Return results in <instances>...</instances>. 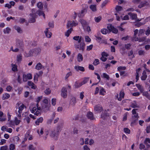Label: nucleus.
<instances>
[{"instance_id": "obj_61", "label": "nucleus", "mask_w": 150, "mask_h": 150, "mask_svg": "<svg viewBox=\"0 0 150 150\" xmlns=\"http://www.w3.org/2000/svg\"><path fill=\"white\" fill-rule=\"evenodd\" d=\"M150 34V30L149 27H148L147 29L145 31V34L148 36Z\"/></svg>"}, {"instance_id": "obj_10", "label": "nucleus", "mask_w": 150, "mask_h": 150, "mask_svg": "<svg viewBox=\"0 0 150 150\" xmlns=\"http://www.w3.org/2000/svg\"><path fill=\"white\" fill-rule=\"evenodd\" d=\"M30 109L32 108L31 111L32 113H34V114L37 116H38L40 114L39 111L37 110V108L36 107H34L33 108L30 107Z\"/></svg>"}, {"instance_id": "obj_40", "label": "nucleus", "mask_w": 150, "mask_h": 150, "mask_svg": "<svg viewBox=\"0 0 150 150\" xmlns=\"http://www.w3.org/2000/svg\"><path fill=\"white\" fill-rule=\"evenodd\" d=\"M10 97V95L8 93H5L3 95V99L5 100L8 99Z\"/></svg>"}, {"instance_id": "obj_7", "label": "nucleus", "mask_w": 150, "mask_h": 150, "mask_svg": "<svg viewBox=\"0 0 150 150\" xmlns=\"http://www.w3.org/2000/svg\"><path fill=\"white\" fill-rule=\"evenodd\" d=\"M24 106V105L23 104H22L19 106L18 111L16 110V114L18 117H21V114L22 112V111L23 109Z\"/></svg>"}, {"instance_id": "obj_20", "label": "nucleus", "mask_w": 150, "mask_h": 150, "mask_svg": "<svg viewBox=\"0 0 150 150\" xmlns=\"http://www.w3.org/2000/svg\"><path fill=\"white\" fill-rule=\"evenodd\" d=\"M45 34L46 36L48 38H50L52 35V33L48 32V28H46L45 31H44Z\"/></svg>"}, {"instance_id": "obj_49", "label": "nucleus", "mask_w": 150, "mask_h": 150, "mask_svg": "<svg viewBox=\"0 0 150 150\" xmlns=\"http://www.w3.org/2000/svg\"><path fill=\"white\" fill-rule=\"evenodd\" d=\"M12 70L14 71H17V66L15 64H13L12 65Z\"/></svg>"}, {"instance_id": "obj_33", "label": "nucleus", "mask_w": 150, "mask_h": 150, "mask_svg": "<svg viewBox=\"0 0 150 150\" xmlns=\"http://www.w3.org/2000/svg\"><path fill=\"white\" fill-rule=\"evenodd\" d=\"M72 30L73 29L71 28L70 29L68 30L65 33V35L67 37H69Z\"/></svg>"}, {"instance_id": "obj_24", "label": "nucleus", "mask_w": 150, "mask_h": 150, "mask_svg": "<svg viewBox=\"0 0 150 150\" xmlns=\"http://www.w3.org/2000/svg\"><path fill=\"white\" fill-rule=\"evenodd\" d=\"M36 13L38 14L40 16L42 15V16L44 18H45V15L43 11L40 10H38L37 11Z\"/></svg>"}, {"instance_id": "obj_30", "label": "nucleus", "mask_w": 150, "mask_h": 150, "mask_svg": "<svg viewBox=\"0 0 150 150\" xmlns=\"http://www.w3.org/2000/svg\"><path fill=\"white\" fill-rule=\"evenodd\" d=\"M138 119L137 118H132V122L131 123V126H133L136 124V122L137 121Z\"/></svg>"}, {"instance_id": "obj_22", "label": "nucleus", "mask_w": 150, "mask_h": 150, "mask_svg": "<svg viewBox=\"0 0 150 150\" xmlns=\"http://www.w3.org/2000/svg\"><path fill=\"white\" fill-rule=\"evenodd\" d=\"M73 39L75 40H78L79 43H80L81 41L83 40V39L81 37L80 38L79 36H76L73 37Z\"/></svg>"}, {"instance_id": "obj_51", "label": "nucleus", "mask_w": 150, "mask_h": 150, "mask_svg": "<svg viewBox=\"0 0 150 150\" xmlns=\"http://www.w3.org/2000/svg\"><path fill=\"white\" fill-rule=\"evenodd\" d=\"M17 60L18 62L21 61L22 59V55L21 54L18 55L17 57Z\"/></svg>"}, {"instance_id": "obj_1", "label": "nucleus", "mask_w": 150, "mask_h": 150, "mask_svg": "<svg viewBox=\"0 0 150 150\" xmlns=\"http://www.w3.org/2000/svg\"><path fill=\"white\" fill-rule=\"evenodd\" d=\"M61 130V127L59 125L58 126L50 132V136L54 140H57L58 138L59 133Z\"/></svg>"}, {"instance_id": "obj_64", "label": "nucleus", "mask_w": 150, "mask_h": 150, "mask_svg": "<svg viewBox=\"0 0 150 150\" xmlns=\"http://www.w3.org/2000/svg\"><path fill=\"white\" fill-rule=\"evenodd\" d=\"M146 143H150V139L146 138L144 141V144H146Z\"/></svg>"}, {"instance_id": "obj_2", "label": "nucleus", "mask_w": 150, "mask_h": 150, "mask_svg": "<svg viewBox=\"0 0 150 150\" xmlns=\"http://www.w3.org/2000/svg\"><path fill=\"white\" fill-rule=\"evenodd\" d=\"M32 13L30 14V17L29 20V22L30 23H34L35 21V18H36L37 15L36 13H34L35 12L34 9H32Z\"/></svg>"}, {"instance_id": "obj_21", "label": "nucleus", "mask_w": 150, "mask_h": 150, "mask_svg": "<svg viewBox=\"0 0 150 150\" xmlns=\"http://www.w3.org/2000/svg\"><path fill=\"white\" fill-rule=\"evenodd\" d=\"M147 77V75L146 72L145 71H144L142 74V76L141 77V79L143 81H145Z\"/></svg>"}, {"instance_id": "obj_3", "label": "nucleus", "mask_w": 150, "mask_h": 150, "mask_svg": "<svg viewBox=\"0 0 150 150\" xmlns=\"http://www.w3.org/2000/svg\"><path fill=\"white\" fill-rule=\"evenodd\" d=\"M107 28L109 30V33L112 32L113 33L116 34L118 33L117 29L114 28L111 24L108 25Z\"/></svg>"}, {"instance_id": "obj_8", "label": "nucleus", "mask_w": 150, "mask_h": 150, "mask_svg": "<svg viewBox=\"0 0 150 150\" xmlns=\"http://www.w3.org/2000/svg\"><path fill=\"white\" fill-rule=\"evenodd\" d=\"M30 50L31 52L32 53L33 56V54H34L35 55L37 56L40 53L41 49L40 48L38 47L33 49Z\"/></svg>"}, {"instance_id": "obj_44", "label": "nucleus", "mask_w": 150, "mask_h": 150, "mask_svg": "<svg viewBox=\"0 0 150 150\" xmlns=\"http://www.w3.org/2000/svg\"><path fill=\"white\" fill-rule=\"evenodd\" d=\"M39 76V75L38 73L36 74L34 76V79L35 82H36L38 81V79Z\"/></svg>"}, {"instance_id": "obj_16", "label": "nucleus", "mask_w": 150, "mask_h": 150, "mask_svg": "<svg viewBox=\"0 0 150 150\" xmlns=\"http://www.w3.org/2000/svg\"><path fill=\"white\" fill-rule=\"evenodd\" d=\"M130 107L133 108H139V105H138L136 101H134L131 103Z\"/></svg>"}, {"instance_id": "obj_52", "label": "nucleus", "mask_w": 150, "mask_h": 150, "mask_svg": "<svg viewBox=\"0 0 150 150\" xmlns=\"http://www.w3.org/2000/svg\"><path fill=\"white\" fill-rule=\"evenodd\" d=\"M0 150H8V146L7 145L2 146L0 147Z\"/></svg>"}, {"instance_id": "obj_5", "label": "nucleus", "mask_w": 150, "mask_h": 150, "mask_svg": "<svg viewBox=\"0 0 150 150\" xmlns=\"http://www.w3.org/2000/svg\"><path fill=\"white\" fill-rule=\"evenodd\" d=\"M78 23L76 21H69L67 23V28L73 26H75L77 25Z\"/></svg>"}, {"instance_id": "obj_37", "label": "nucleus", "mask_w": 150, "mask_h": 150, "mask_svg": "<svg viewBox=\"0 0 150 150\" xmlns=\"http://www.w3.org/2000/svg\"><path fill=\"white\" fill-rule=\"evenodd\" d=\"M101 33L103 34H106L109 33V30L105 28L101 29L100 31Z\"/></svg>"}, {"instance_id": "obj_36", "label": "nucleus", "mask_w": 150, "mask_h": 150, "mask_svg": "<svg viewBox=\"0 0 150 150\" xmlns=\"http://www.w3.org/2000/svg\"><path fill=\"white\" fill-rule=\"evenodd\" d=\"M24 56L27 57L33 56L32 53L31 52L30 50L28 53L25 52L24 54Z\"/></svg>"}, {"instance_id": "obj_17", "label": "nucleus", "mask_w": 150, "mask_h": 150, "mask_svg": "<svg viewBox=\"0 0 150 150\" xmlns=\"http://www.w3.org/2000/svg\"><path fill=\"white\" fill-rule=\"evenodd\" d=\"M87 12V9L86 8L83 9L81 11L80 13H79L78 16L79 17H83L84 15Z\"/></svg>"}, {"instance_id": "obj_15", "label": "nucleus", "mask_w": 150, "mask_h": 150, "mask_svg": "<svg viewBox=\"0 0 150 150\" xmlns=\"http://www.w3.org/2000/svg\"><path fill=\"white\" fill-rule=\"evenodd\" d=\"M79 21L81 23L83 28L85 29L86 26L88 25V24L86 21L82 19H81Z\"/></svg>"}, {"instance_id": "obj_28", "label": "nucleus", "mask_w": 150, "mask_h": 150, "mask_svg": "<svg viewBox=\"0 0 150 150\" xmlns=\"http://www.w3.org/2000/svg\"><path fill=\"white\" fill-rule=\"evenodd\" d=\"M125 93L121 91L120 93V97L118 98V100L119 101H121L122 98H123L124 97Z\"/></svg>"}, {"instance_id": "obj_62", "label": "nucleus", "mask_w": 150, "mask_h": 150, "mask_svg": "<svg viewBox=\"0 0 150 150\" xmlns=\"http://www.w3.org/2000/svg\"><path fill=\"white\" fill-rule=\"evenodd\" d=\"M29 150H35L36 148L34 147L33 145H31L29 146Z\"/></svg>"}, {"instance_id": "obj_31", "label": "nucleus", "mask_w": 150, "mask_h": 150, "mask_svg": "<svg viewBox=\"0 0 150 150\" xmlns=\"http://www.w3.org/2000/svg\"><path fill=\"white\" fill-rule=\"evenodd\" d=\"M78 61L79 62H81L83 61V57L82 54L79 53L77 56Z\"/></svg>"}, {"instance_id": "obj_41", "label": "nucleus", "mask_w": 150, "mask_h": 150, "mask_svg": "<svg viewBox=\"0 0 150 150\" xmlns=\"http://www.w3.org/2000/svg\"><path fill=\"white\" fill-rule=\"evenodd\" d=\"M14 27L15 29L18 32L20 33L22 32V30L20 27L19 26L16 25Z\"/></svg>"}, {"instance_id": "obj_35", "label": "nucleus", "mask_w": 150, "mask_h": 150, "mask_svg": "<svg viewBox=\"0 0 150 150\" xmlns=\"http://www.w3.org/2000/svg\"><path fill=\"white\" fill-rule=\"evenodd\" d=\"M11 31V29L8 27H7L4 29L3 31L4 34H9L10 32Z\"/></svg>"}, {"instance_id": "obj_11", "label": "nucleus", "mask_w": 150, "mask_h": 150, "mask_svg": "<svg viewBox=\"0 0 150 150\" xmlns=\"http://www.w3.org/2000/svg\"><path fill=\"white\" fill-rule=\"evenodd\" d=\"M128 15L130 16V18L132 20H135L139 21H140V20H137V16L136 14L129 12L128 13Z\"/></svg>"}, {"instance_id": "obj_38", "label": "nucleus", "mask_w": 150, "mask_h": 150, "mask_svg": "<svg viewBox=\"0 0 150 150\" xmlns=\"http://www.w3.org/2000/svg\"><path fill=\"white\" fill-rule=\"evenodd\" d=\"M43 129L41 128V129H39L37 130V132L40 135H42L43 134Z\"/></svg>"}, {"instance_id": "obj_12", "label": "nucleus", "mask_w": 150, "mask_h": 150, "mask_svg": "<svg viewBox=\"0 0 150 150\" xmlns=\"http://www.w3.org/2000/svg\"><path fill=\"white\" fill-rule=\"evenodd\" d=\"M76 103V98L75 97H72L71 98L70 101L69 105L74 106H75Z\"/></svg>"}, {"instance_id": "obj_56", "label": "nucleus", "mask_w": 150, "mask_h": 150, "mask_svg": "<svg viewBox=\"0 0 150 150\" xmlns=\"http://www.w3.org/2000/svg\"><path fill=\"white\" fill-rule=\"evenodd\" d=\"M138 53L139 55H144L145 54L144 51L141 50H139Z\"/></svg>"}, {"instance_id": "obj_39", "label": "nucleus", "mask_w": 150, "mask_h": 150, "mask_svg": "<svg viewBox=\"0 0 150 150\" xmlns=\"http://www.w3.org/2000/svg\"><path fill=\"white\" fill-rule=\"evenodd\" d=\"M19 49L17 47H16L15 49H13V47H11V48L10 50L9 51L11 50L12 51L15 52H17L19 51Z\"/></svg>"}, {"instance_id": "obj_19", "label": "nucleus", "mask_w": 150, "mask_h": 150, "mask_svg": "<svg viewBox=\"0 0 150 150\" xmlns=\"http://www.w3.org/2000/svg\"><path fill=\"white\" fill-rule=\"evenodd\" d=\"M94 110L97 112H100L103 110V108L101 106L96 105L94 108Z\"/></svg>"}, {"instance_id": "obj_43", "label": "nucleus", "mask_w": 150, "mask_h": 150, "mask_svg": "<svg viewBox=\"0 0 150 150\" xmlns=\"http://www.w3.org/2000/svg\"><path fill=\"white\" fill-rule=\"evenodd\" d=\"M82 85L81 83H78L77 81L75 82L74 86L75 88H78Z\"/></svg>"}, {"instance_id": "obj_47", "label": "nucleus", "mask_w": 150, "mask_h": 150, "mask_svg": "<svg viewBox=\"0 0 150 150\" xmlns=\"http://www.w3.org/2000/svg\"><path fill=\"white\" fill-rule=\"evenodd\" d=\"M122 7L119 6H117L115 8L117 12H119L121 11L122 10Z\"/></svg>"}, {"instance_id": "obj_13", "label": "nucleus", "mask_w": 150, "mask_h": 150, "mask_svg": "<svg viewBox=\"0 0 150 150\" xmlns=\"http://www.w3.org/2000/svg\"><path fill=\"white\" fill-rule=\"evenodd\" d=\"M137 109H133L132 111V114L133 115L132 116V118H137L138 119L139 117L138 116V114L136 111Z\"/></svg>"}, {"instance_id": "obj_29", "label": "nucleus", "mask_w": 150, "mask_h": 150, "mask_svg": "<svg viewBox=\"0 0 150 150\" xmlns=\"http://www.w3.org/2000/svg\"><path fill=\"white\" fill-rule=\"evenodd\" d=\"M136 86L137 87L138 89L141 92H143L144 91V89L143 87L142 86L139 84H137L136 85Z\"/></svg>"}, {"instance_id": "obj_57", "label": "nucleus", "mask_w": 150, "mask_h": 150, "mask_svg": "<svg viewBox=\"0 0 150 150\" xmlns=\"http://www.w3.org/2000/svg\"><path fill=\"white\" fill-rule=\"evenodd\" d=\"M20 122L21 121L20 120H18V118L16 117L15 118V124L16 125H18L19 124Z\"/></svg>"}, {"instance_id": "obj_6", "label": "nucleus", "mask_w": 150, "mask_h": 150, "mask_svg": "<svg viewBox=\"0 0 150 150\" xmlns=\"http://www.w3.org/2000/svg\"><path fill=\"white\" fill-rule=\"evenodd\" d=\"M61 95L64 98H66L67 97V91L65 87H63L61 89Z\"/></svg>"}, {"instance_id": "obj_4", "label": "nucleus", "mask_w": 150, "mask_h": 150, "mask_svg": "<svg viewBox=\"0 0 150 150\" xmlns=\"http://www.w3.org/2000/svg\"><path fill=\"white\" fill-rule=\"evenodd\" d=\"M23 42L21 40L17 39L16 40V47H17L19 49H23Z\"/></svg>"}, {"instance_id": "obj_32", "label": "nucleus", "mask_w": 150, "mask_h": 150, "mask_svg": "<svg viewBox=\"0 0 150 150\" xmlns=\"http://www.w3.org/2000/svg\"><path fill=\"white\" fill-rule=\"evenodd\" d=\"M38 7L40 10H42L43 8V4L42 2H39L37 4Z\"/></svg>"}, {"instance_id": "obj_50", "label": "nucleus", "mask_w": 150, "mask_h": 150, "mask_svg": "<svg viewBox=\"0 0 150 150\" xmlns=\"http://www.w3.org/2000/svg\"><path fill=\"white\" fill-rule=\"evenodd\" d=\"M101 17L100 16H99L97 17H95L94 18L95 21L97 23L99 22L101 20Z\"/></svg>"}, {"instance_id": "obj_48", "label": "nucleus", "mask_w": 150, "mask_h": 150, "mask_svg": "<svg viewBox=\"0 0 150 150\" xmlns=\"http://www.w3.org/2000/svg\"><path fill=\"white\" fill-rule=\"evenodd\" d=\"M103 77L104 78H106L107 80H109L110 79L109 75L105 73H103Z\"/></svg>"}, {"instance_id": "obj_58", "label": "nucleus", "mask_w": 150, "mask_h": 150, "mask_svg": "<svg viewBox=\"0 0 150 150\" xmlns=\"http://www.w3.org/2000/svg\"><path fill=\"white\" fill-rule=\"evenodd\" d=\"M44 92L45 94L48 95L51 93V91L49 88H47L45 90Z\"/></svg>"}, {"instance_id": "obj_34", "label": "nucleus", "mask_w": 150, "mask_h": 150, "mask_svg": "<svg viewBox=\"0 0 150 150\" xmlns=\"http://www.w3.org/2000/svg\"><path fill=\"white\" fill-rule=\"evenodd\" d=\"M143 95L145 96L149 100H150V96L147 91H145L143 92Z\"/></svg>"}, {"instance_id": "obj_27", "label": "nucleus", "mask_w": 150, "mask_h": 150, "mask_svg": "<svg viewBox=\"0 0 150 150\" xmlns=\"http://www.w3.org/2000/svg\"><path fill=\"white\" fill-rule=\"evenodd\" d=\"M43 120V118L42 117H41L37 120L35 121V123L36 125H39L40 123H41L42 122Z\"/></svg>"}, {"instance_id": "obj_45", "label": "nucleus", "mask_w": 150, "mask_h": 150, "mask_svg": "<svg viewBox=\"0 0 150 150\" xmlns=\"http://www.w3.org/2000/svg\"><path fill=\"white\" fill-rule=\"evenodd\" d=\"M105 91L104 89L103 88H102L100 90V95H104L105 94Z\"/></svg>"}, {"instance_id": "obj_18", "label": "nucleus", "mask_w": 150, "mask_h": 150, "mask_svg": "<svg viewBox=\"0 0 150 150\" xmlns=\"http://www.w3.org/2000/svg\"><path fill=\"white\" fill-rule=\"evenodd\" d=\"M74 69L76 71H79L83 72L85 71L84 68L83 67L79 66H76L74 67Z\"/></svg>"}, {"instance_id": "obj_60", "label": "nucleus", "mask_w": 150, "mask_h": 150, "mask_svg": "<svg viewBox=\"0 0 150 150\" xmlns=\"http://www.w3.org/2000/svg\"><path fill=\"white\" fill-rule=\"evenodd\" d=\"M72 74L71 73V72H70L68 73H67L65 77V80H67L68 79V78L69 76L71 75Z\"/></svg>"}, {"instance_id": "obj_55", "label": "nucleus", "mask_w": 150, "mask_h": 150, "mask_svg": "<svg viewBox=\"0 0 150 150\" xmlns=\"http://www.w3.org/2000/svg\"><path fill=\"white\" fill-rule=\"evenodd\" d=\"M99 64V60L98 59H96L93 63V64L94 65H97Z\"/></svg>"}, {"instance_id": "obj_26", "label": "nucleus", "mask_w": 150, "mask_h": 150, "mask_svg": "<svg viewBox=\"0 0 150 150\" xmlns=\"http://www.w3.org/2000/svg\"><path fill=\"white\" fill-rule=\"evenodd\" d=\"M90 9L93 12L97 11L96 5H91L90 6Z\"/></svg>"}, {"instance_id": "obj_14", "label": "nucleus", "mask_w": 150, "mask_h": 150, "mask_svg": "<svg viewBox=\"0 0 150 150\" xmlns=\"http://www.w3.org/2000/svg\"><path fill=\"white\" fill-rule=\"evenodd\" d=\"M87 116L88 119L90 120H94L95 118L94 117L93 114L91 112H89L87 113Z\"/></svg>"}, {"instance_id": "obj_54", "label": "nucleus", "mask_w": 150, "mask_h": 150, "mask_svg": "<svg viewBox=\"0 0 150 150\" xmlns=\"http://www.w3.org/2000/svg\"><path fill=\"white\" fill-rule=\"evenodd\" d=\"M27 76V75L24 74L23 75V81L24 82H26L28 80Z\"/></svg>"}, {"instance_id": "obj_25", "label": "nucleus", "mask_w": 150, "mask_h": 150, "mask_svg": "<svg viewBox=\"0 0 150 150\" xmlns=\"http://www.w3.org/2000/svg\"><path fill=\"white\" fill-rule=\"evenodd\" d=\"M43 68V67L40 63H38L35 66V69L39 70Z\"/></svg>"}, {"instance_id": "obj_46", "label": "nucleus", "mask_w": 150, "mask_h": 150, "mask_svg": "<svg viewBox=\"0 0 150 150\" xmlns=\"http://www.w3.org/2000/svg\"><path fill=\"white\" fill-rule=\"evenodd\" d=\"M15 145L14 144H11L9 146L10 150H13L15 149Z\"/></svg>"}, {"instance_id": "obj_59", "label": "nucleus", "mask_w": 150, "mask_h": 150, "mask_svg": "<svg viewBox=\"0 0 150 150\" xmlns=\"http://www.w3.org/2000/svg\"><path fill=\"white\" fill-rule=\"evenodd\" d=\"M54 21L50 22L48 23L49 26L51 28H53L54 27Z\"/></svg>"}, {"instance_id": "obj_23", "label": "nucleus", "mask_w": 150, "mask_h": 150, "mask_svg": "<svg viewBox=\"0 0 150 150\" xmlns=\"http://www.w3.org/2000/svg\"><path fill=\"white\" fill-rule=\"evenodd\" d=\"M149 4V3L146 1L142 2H141L140 4L139 5L138 7L141 8L146 5H148Z\"/></svg>"}, {"instance_id": "obj_9", "label": "nucleus", "mask_w": 150, "mask_h": 150, "mask_svg": "<svg viewBox=\"0 0 150 150\" xmlns=\"http://www.w3.org/2000/svg\"><path fill=\"white\" fill-rule=\"evenodd\" d=\"M79 45H76L75 46L76 48L79 49L80 50L83 51L85 48V44L83 42L81 41Z\"/></svg>"}, {"instance_id": "obj_53", "label": "nucleus", "mask_w": 150, "mask_h": 150, "mask_svg": "<svg viewBox=\"0 0 150 150\" xmlns=\"http://www.w3.org/2000/svg\"><path fill=\"white\" fill-rule=\"evenodd\" d=\"M108 3V1L107 0H105L103 1L101 4V7L102 8H103Z\"/></svg>"}, {"instance_id": "obj_63", "label": "nucleus", "mask_w": 150, "mask_h": 150, "mask_svg": "<svg viewBox=\"0 0 150 150\" xmlns=\"http://www.w3.org/2000/svg\"><path fill=\"white\" fill-rule=\"evenodd\" d=\"M79 143L80 145H83L84 144V140L83 138H81L80 139Z\"/></svg>"}, {"instance_id": "obj_42", "label": "nucleus", "mask_w": 150, "mask_h": 150, "mask_svg": "<svg viewBox=\"0 0 150 150\" xmlns=\"http://www.w3.org/2000/svg\"><path fill=\"white\" fill-rule=\"evenodd\" d=\"M89 81V78L85 77L84 78L83 81L81 82L82 85L85 84L86 83Z\"/></svg>"}]
</instances>
